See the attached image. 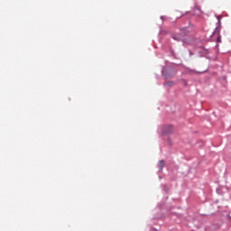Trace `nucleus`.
Returning <instances> with one entry per match:
<instances>
[{
  "instance_id": "4",
  "label": "nucleus",
  "mask_w": 231,
  "mask_h": 231,
  "mask_svg": "<svg viewBox=\"0 0 231 231\" xmlns=\"http://www.w3.org/2000/svg\"><path fill=\"white\" fill-rule=\"evenodd\" d=\"M166 84H167V86H174V82H172V81H169Z\"/></svg>"
},
{
  "instance_id": "3",
  "label": "nucleus",
  "mask_w": 231,
  "mask_h": 231,
  "mask_svg": "<svg viewBox=\"0 0 231 231\" xmlns=\"http://www.w3.org/2000/svg\"><path fill=\"white\" fill-rule=\"evenodd\" d=\"M195 14H197L198 15H199V14H201V9L199 7H195Z\"/></svg>"
},
{
  "instance_id": "2",
  "label": "nucleus",
  "mask_w": 231,
  "mask_h": 231,
  "mask_svg": "<svg viewBox=\"0 0 231 231\" xmlns=\"http://www.w3.org/2000/svg\"><path fill=\"white\" fill-rule=\"evenodd\" d=\"M158 165H159V169L162 171V169L165 167V161H160Z\"/></svg>"
},
{
  "instance_id": "1",
  "label": "nucleus",
  "mask_w": 231,
  "mask_h": 231,
  "mask_svg": "<svg viewBox=\"0 0 231 231\" xmlns=\"http://www.w3.org/2000/svg\"><path fill=\"white\" fill-rule=\"evenodd\" d=\"M174 131V128L171 125H166L163 127V134H171Z\"/></svg>"
}]
</instances>
